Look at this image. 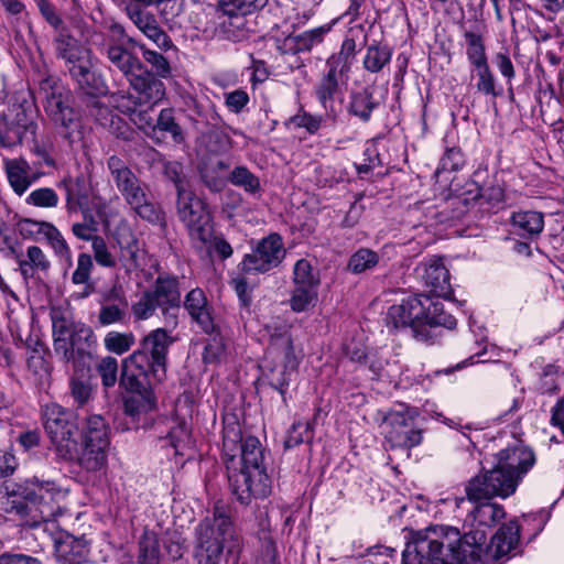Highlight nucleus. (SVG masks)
<instances>
[{
  "label": "nucleus",
  "instance_id": "27",
  "mask_svg": "<svg viewBox=\"0 0 564 564\" xmlns=\"http://www.w3.org/2000/svg\"><path fill=\"white\" fill-rule=\"evenodd\" d=\"M520 539V528L517 521H510L499 528L496 534L491 538L490 544L488 546V551L485 552V562L486 564L489 553L494 558H500L505 555H508L519 543ZM485 543L482 544V546Z\"/></svg>",
  "mask_w": 564,
  "mask_h": 564
},
{
  "label": "nucleus",
  "instance_id": "37",
  "mask_svg": "<svg viewBox=\"0 0 564 564\" xmlns=\"http://www.w3.org/2000/svg\"><path fill=\"white\" fill-rule=\"evenodd\" d=\"M379 106L373 95L367 88L352 91L349 96L347 106L348 113L358 118L362 122H368L372 111Z\"/></svg>",
  "mask_w": 564,
  "mask_h": 564
},
{
  "label": "nucleus",
  "instance_id": "6",
  "mask_svg": "<svg viewBox=\"0 0 564 564\" xmlns=\"http://www.w3.org/2000/svg\"><path fill=\"white\" fill-rule=\"evenodd\" d=\"M195 535L196 564H220L224 551L237 557L242 549V538L227 508L219 502L215 505L213 516L199 522Z\"/></svg>",
  "mask_w": 564,
  "mask_h": 564
},
{
  "label": "nucleus",
  "instance_id": "40",
  "mask_svg": "<svg viewBox=\"0 0 564 564\" xmlns=\"http://www.w3.org/2000/svg\"><path fill=\"white\" fill-rule=\"evenodd\" d=\"M167 425L169 432L165 435V440L175 449V454L183 455L184 448L191 443V432L186 420L174 416L169 420Z\"/></svg>",
  "mask_w": 564,
  "mask_h": 564
},
{
  "label": "nucleus",
  "instance_id": "52",
  "mask_svg": "<svg viewBox=\"0 0 564 564\" xmlns=\"http://www.w3.org/2000/svg\"><path fill=\"white\" fill-rule=\"evenodd\" d=\"M350 358L356 361H360L365 359L368 364L369 370L372 372L373 378H382L384 376H390V370L388 367L390 366L388 360L384 358L383 351L381 352H371V354H359L358 351L354 352Z\"/></svg>",
  "mask_w": 564,
  "mask_h": 564
},
{
  "label": "nucleus",
  "instance_id": "11",
  "mask_svg": "<svg viewBox=\"0 0 564 564\" xmlns=\"http://www.w3.org/2000/svg\"><path fill=\"white\" fill-rule=\"evenodd\" d=\"M45 432L56 454L72 460L76 456L78 425L75 414L57 403H48L42 410Z\"/></svg>",
  "mask_w": 564,
  "mask_h": 564
},
{
  "label": "nucleus",
  "instance_id": "56",
  "mask_svg": "<svg viewBox=\"0 0 564 564\" xmlns=\"http://www.w3.org/2000/svg\"><path fill=\"white\" fill-rule=\"evenodd\" d=\"M142 51V56L144 61L152 66L154 69V75L161 78H166L171 75V66L169 61L161 54L153 50L145 47L144 45H139Z\"/></svg>",
  "mask_w": 564,
  "mask_h": 564
},
{
  "label": "nucleus",
  "instance_id": "58",
  "mask_svg": "<svg viewBox=\"0 0 564 564\" xmlns=\"http://www.w3.org/2000/svg\"><path fill=\"white\" fill-rule=\"evenodd\" d=\"M97 372L105 387H113L118 379L117 359L110 356L104 357L97 365Z\"/></svg>",
  "mask_w": 564,
  "mask_h": 564
},
{
  "label": "nucleus",
  "instance_id": "33",
  "mask_svg": "<svg viewBox=\"0 0 564 564\" xmlns=\"http://www.w3.org/2000/svg\"><path fill=\"white\" fill-rule=\"evenodd\" d=\"M154 128L155 134L151 137V140L156 144L164 142L167 137L176 144L184 141L182 128L176 122L172 108H164L160 111Z\"/></svg>",
  "mask_w": 564,
  "mask_h": 564
},
{
  "label": "nucleus",
  "instance_id": "55",
  "mask_svg": "<svg viewBox=\"0 0 564 564\" xmlns=\"http://www.w3.org/2000/svg\"><path fill=\"white\" fill-rule=\"evenodd\" d=\"M139 564H158L159 549L155 535L145 532L139 542Z\"/></svg>",
  "mask_w": 564,
  "mask_h": 564
},
{
  "label": "nucleus",
  "instance_id": "31",
  "mask_svg": "<svg viewBox=\"0 0 564 564\" xmlns=\"http://www.w3.org/2000/svg\"><path fill=\"white\" fill-rule=\"evenodd\" d=\"M94 268L90 254L82 252L77 257L76 269L72 273V283L80 286V291L74 292V300H84L95 292V283L91 280V271Z\"/></svg>",
  "mask_w": 564,
  "mask_h": 564
},
{
  "label": "nucleus",
  "instance_id": "42",
  "mask_svg": "<svg viewBox=\"0 0 564 564\" xmlns=\"http://www.w3.org/2000/svg\"><path fill=\"white\" fill-rule=\"evenodd\" d=\"M155 384H148L145 391L129 390L133 393L124 401V412L128 415L135 416L141 412H148L155 406V397L152 388Z\"/></svg>",
  "mask_w": 564,
  "mask_h": 564
},
{
  "label": "nucleus",
  "instance_id": "25",
  "mask_svg": "<svg viewBox=\"0 0 564 564\" xmlns=\"http://www.w3.org/2000/svg\"><path fill=\"white\" fill-rule=\"evenodd\" d=\"M3 166L12 191L19 196L24 195L42 175L32 172L29 162L24 158L4 159Z\"/></svg>",
  "mask_w": 564,
  "mask_h": 564
},
{
  "label": "nucleus",
  "instance_id": "45",
  "mask_svg": "<svg viewBox=\"0 0 564 564\" xmlns=\"http://www.w3.org/2000/svg\"><path fill=\"white\" fill-rule=\"evenodd\" d=\"M140 246L138 240L130 235L124 242L119 241V254L117 261L126 273H131L139 268Z\"/></svg>",
  "mask_w": 564,
  "mask_h": 564
},
{
  "label": "nucleus",
  "instance_id": "7",
  "mask_svg": "<svg viewBox=\"0 0 564 564\" xmlns=\"http://www.w3.org/2000/svg\"><path fill=\"white\" fill-rule=\"evenodd\" d=\"M55 55L64 62L70 78L88 95L105 93L107 86L102 75L96 69L93 52L70 35L67 30H58L53 39Z\"/></svg>",
  "mask_w": 564,
  "mask_h": 564
},
{
  "label": "nucleus",
  "instance_id": "62",
  "mask_svg": "<svg viewBox=\"0 0 564 564\" xmlns=\"http://www.w3.org/2000/svg\"><path fill=\"white\" fill-rule=\"evenodd\" d=\"M225 355V345L218 336L209 338L204 347L203 360L205 364L219 362Z\"/></svg>",
  "mask_w": 564,
  "mask_h": 564
},
{
  "label": "nucleus",
  "instance_id": "39",
  "mask_svg": "<svg viewBox=\"0 0 564 564\" xmlns=\"http://www.w3.org/2000/svg\"><path fill=\"white\" fill-rule=\"evenodd\" d=\"M463 39L469 66L488 62L484 35L478 29L464 30Z\"/></svg>",
  "mask_w": 564,
  "mask_h": 564
},
{
  "label": "nucleus",
  "instance_id": "63",
  "mask_svg": "<svg viewBox=\"0 0 564 564\" xmlns=\"http://www.w3.org/2000/svg\"><path fill=\"white\" fill-rule=\"evenodd\" d=\"M322 120L321 116H313L307 112H301L290 118V122L294 127L305 129L311 134L319 130Z\"/></svg>",
  "mask_w": 564,
  "mask_h": 564
},
{
  "label": "nucleus",
  "instance_id": "48",
  "mask_svg": "<svg viewBox=\"0 0 564 564\" xmlns=\"http://www.w3.org/2000/svg\"><path fill=\"white\" fill-rule=\"evenodd\" d=\"M293 284L294 286H319V274L314 270L307 259H300L295 262L293 268Z\"/></svg>",
  "mask_w": 564,
  "mask_h": 564
},
{
  "label": "nucleus",
  "instance_id": "16",
  "mask_svg": "<svg viewBox=\"0 0 564 564\" xmlns=\"http://www.w3.org/2000/svg\"><path fill=\"white\" fill-rule=\"evenodd\" d=\"M285 254L282 237L271 234L261 239L252 252L243 257L240 268L247 274L265 273L279 267Z\"/></svg>",
  "mask_w": 564,
  "mask_h": 564
},
{
  "label": "nucleus",
  "instance_id": "34",
  "mask_svg": "<svg viewBox=\"0 0 564 564\" xmlns=\"http://www.w3.org/2000/svg\"><path fill=\"white\" fill-rule=\"evenodd\" d=\"M330 31L329 25H322L297 35H290L284 39L282 44L283 53H299L310 51L315 45L322 43L325 34Z\"/></svg>",
  "mask_w": 564,
  "mask_h": 564
},
{
  "label": "nucleus",
  "instance_id": "54",
  "mask_svg": "<svg viewBox=\"0 0 564 564\" xmlns=\"http://www.w3.org/2000/svg\"><path fill=\"white\" fill-rule=\"evenodd\" d=\"M379 256L377 252L361 248L349 259L348 267L354 273H361L377 265Z\"/></svg>",
  "mask_w": 564,
  "mask_h": 564
},
{
  "label": "nucleus",
  "instance_id": "26",
  "mask_svg": "<svg viewBox=\"0 0 564 564\" xmlns=\"http://www.w3.org/2000/svg\"><path fill=\"white\" fill-rule=\"evenodd\" d=\"M225 19L219 25L218 35L223 40L241 42L249 37L252 32L253 21L250 18L252 12H224Z\"/></svg>",
  "mask_w": 564,
  "mask_h": 564
},
{
  "label": "nucleus",
  "instance_id": "22",
  "mask_svg": "<svg viewBox=\"0 0 564 564\" xmlns=\"http://www.w3.org/2000/svg\"><path fill=\"white\" fill-rule=\"evenodd\" d=\"M183 306L203 332L212 334L215 330L214 310L202 289L195 288L187 292Z\"/></svg>",
  "mask_w": 564,
  "mask_h": 564
},
{
  "label": "nucleus",
  "instance_id": "57",
  "mask_svg": "<svg viewBox=\"0 0 564 564\" xmlns=\"http://www.w3.org/2000/svg\"><path fill=\"white\" fill-rule=\"evenodd\" d=\"M91 249L98 265L111 269L117 267V257L111 252L102 237L93 240Z\"/></svg>",
  "mask_w": 564,
  "mask_h": 564
},
{
  "label": "nucleus",
  "instance_id": "47",
  "mask_svg": "<svg viewBox=\"0 0 564 564\" xmlns=\"http://www.w3.org/2000/svg\"><path fill=\"white\" fill-rule=\"evenodd\" d=\"M228 180L234 186L241 187L251 195L258 194L261 189L259 177L243 165L236 166L229 173Z\"/></svg>",
  "mask_w": 564,
  "mask_h": 564
},
{
  "label": "nucleus",
  "instance_id": "4",
  "mask_svg": "<svg viewBox=\"0 0 564 564\" xmlns=\"http://www.w3.org/2000/svg\"><path fill=\"white\" fill-rule=\"evenodd\" d=\"M165 325L151 330L140 348L122 360L120 384L126 390L145 391L148 384H159L166 378L170 347L175 341Z\"/></svg>",
  "mask_w": 564,
  "mask_h": 564
},
{
  "label": "nucleus",
  "instance_id": "14",
  "mask_svg": "<svg viewBox=\"0 0 564 564\" xmlns=\"http://www.w3.org/2000/svg\"><path fill=\"white\" fill-rule=\"evenodd\" d=\"M519 481L517 474L502 470L498 465L473 477L466 486L469 501L490 500L494 497L507 498L514 494Z\"/></svg>",
  "mask_w": 564,
  "mask_h": 564
},
{
  "label": "nucleus",
  "instance_id": "10",
  "mask_svg": "<svg viewBox=\"0 0 564 564\" xmlns=\"http://www.w3.org/2000/svg\"><path fill=\"white\" fill-rule=\"evenodd\" d=\"M107 167L117 189L135 214L152 224L163 220L160 207L151 199L148 185L119 156L111 155Z\"/></svg>",
  "mask_w": 564,
  "mask_h": 564
},
{
  "label": "nucleus",
  "instance_id": "8",
  "mask_svg": "<svg viewBox=\"0 0 564 564\" xmlns=\"http://www.w3.org/2000/svg\"><path fill=\"white\" fill-rule=\"evenodd\" d=\"M182 295L180 281L169 273H161L131 306L134 321H147L160 310L163 325L177 328Z\"/></svg>",
  "mask_w": 564,
  "mask_h": 564
},
{
  "label": "nucleus",
  "instance_id": "41",
  "mask_svg": "<svg viewBox=\"0 0 564 564\" xmlns=\"http://www.w3.org/2000/svg\"><path fill=\"white\" fill-rule=\"evenodd\" d=\"M357 54V44L354 37L346 36L338 53L327 59V67L349 75L352 62Z\"/></svg>",
  "mask_w": 564,
  "mask_h": 564
},
{
  "label": "nucleus",
  "instance_id": "1",
  "mask_svg": "<svg viewBox=\"0 0 564 564\" xmlns=\"http://www.w3.org/2000/svg\"><path fill=\"white\" fill-rule=\"evenodd\" d=\"M223 459L231 492L241 505L264 499L271 494L272 485L264 466L262 445L258 437L242 435L235 416L224 421Z\"/></svg>",
  "mask_w": 564,
  "mask_h": 564
},
{
  "label": "nucleus",
  "instance_id": "36",
  "mask_svg": "<svg viewBox=\"0 0 564 564\" xmlns=\"http://www.w3.org/2000/svg\"><path fill=\"white\" fill-rule=\"evenodd\" d=\"M229 163L224 160L210 161L200 167V178L212 192L219 193L229 181Z\"/></svg>",
  "mask_w": 564,
  "mask_h": 564
},
{
  "label": "nucleus",
  "instance_id": "46",
  "mask_svg": "<svg viewBox=\"0 0 564 564\" xmlns=\"http://www.w3.org/2000/svg\"><path fill=\"white\" fill-rule=\"evenodd\" d=\"M391 57L392 50L388 45L372 44L367 47L364 67L370 73H379L390 63Z\"/></svg>",
  "mask_w": 564,
  "mask_h": 564
},
{
  "label": "nucleus",
  "instance_id": "30",
  "mask_svg": "<svg viewBox=\"0 0 564 564\" xmlns=\"http://www.w3.org/2000/svg\"><path fill=\"white\" fill-rule=\"evenodd\" d=\"M513 232L525 239H535L544 228V216L536 210L514 212L510 218Z\"/></svg>",
  "mask_w": 564,
  "mask_h": 564
},
{
  "label": "nucleus",
  "instance_id": "23",
  "mask_svg": "<svg viewBox=\"0 0 564 564\" xmlns=\"http://www.w3.org/2000/svg\"><path fill=\"white\" fill-rule=\"evenodd\" d=\"M132 99L126 96L124 91H117L110 95L111 105L121 113L127 115L133 124L137 126L148 138L154 137V120L150 115V108L139 109L143 105L133 104Z\"/></svg>",
  "mask_w": 564,
  "mask_h": 564
},
{
  "label": "nucleus",
  "instance_id": "35",
  "mask_svg": "<svg viewBox=\"0 0 564 564\" xmlns=\"http://www.w3.org/2000/svg\"><path fill=\"white\" fill-rule=\"evenodd\" d=\"M106 56L127 79L143 68L142 62L130 51L121 45H108Z\"/></svg>",
  "mask_w": 564,
  "mask_h": 564
},
{
  "label": "nucleus",
  "instance_id": "5",
  "mask_svg": "<svg viewBox=\"0 0 564 564\" xmlns=\"http://www.w3.org/2000/svg\"><path fill=\"white\" fill-rule=\"evenodd\" d=\"M387 325L394 329H409L412 336L423 343H433L441 335V327L452 329L456 319L444 311L441 302L426 295H412L390 306Z\"/></svg>",
  "mask_w": 564,
  "mask_h": 564
},
{
  "label": "nucleus",
  "instance_id": "20",
  "mask_svg": "<svg viewBox=\"0 0 564 564\" xmlns=\"http://www.w3.org/2000/svg\"><path fill=\"white\" fill-rule=\"evenodd\" d=\"M485 502L478 501L473 510L467 516L463 530L464 535L466 532H477L480 530L487 540V530L491 529L497 522L505 518L506 512L502 506L484 500Z\"/></svg>",
  "mask_w": 564,
  "mask_h": 564
},
{
  "label": "nucleus",
  "instance_id": "15",
  "mask_svg": "<svg viewBox=\"0 0 564 564\" xmlns=\"http://www.w3.org/2000/svg\"><path fill=\"white\" fill-rule=\"evenodd\" d=\"M36 110L31 105L13 104L0 119V145L12 148L29 137L34 139Z\"/></svg>",
  "mask_w": 564,
  "mask_h": 564
},
{
  "label": "nucleus",
  "instance_id": "28",
  "mask_svg": "<svg viewBox=\"0 0 564 564\" xmlns=\"http://www.w3.org/2000/svg\"><path fill=\"white\" fill-rule=\"evenodd\" d=\"M348 78L349 75L327 67V72L315 88L317 99L326 111L333 110L334 99L340 95L341 87L346 86Z\"/></svg>",
  "mask_w": 564,
  "mask_h": 564
},
{
  "label": "nucleus",
  "instance_id": "24",
  "mask_svg": "<svg viewBox=\"0 0 564 564\" xmlns=\"http://www.w3.org/2000/svg\"><path fill=\"white\" fill-rule=\"evenodd\" d=\"M45 110L56 124L65 129V138H70L78 128L77 115L61 91L53 90L46 96Z\"/></svg>",
  "mask_w": 564,
  "mask_h": 564
},
{
  "label": "nucleus",
  "instance_id": "17",
  "mask_svg": "<svg viewBox=\"0 0 564 564\" xmlns=\"http://www.w3.org/2000/svg\"><path fill=\"white\" fill-rule=\"evenodd\" d=\"M128 82L135 95L131 93L124 94L132 99L133 104L147 105V107L153 109L165 96L164 83L144 66L130 77Z\"/></svg>",
  "mask_w": 564,
  "mask_h": 564
},
{
  "label": "nucleus",
  "instance_id": "38",
  "mask_svg": "<svg viewBox=\"0 0 564 564\" xmlns=\"http://www.w3.org/2000/svg\"><path fill=\"white\" fill-rule=\"evenodd\" d=\"M109 433L110 429L101 415H89L83 427L82 442L109 446Z\"/></svg>",
  "mask_w": 564,
  "mask_h": 564
},
{
  "label": "nucleus",
  "instance_id": "21",
  "mask_svg": "<svg viewBox=\"0 0 564 564\" xmlns=\"http://www.w3.org/2000/svg\"><path fill=\"white\" fill-rule=\"evenodd\" d=\"M534 463L533 452L524 445L516 444L498 452L495 464L509 474H517V480L520 482Z\"/></svg>",
  "mask_w": 564,
  "mask_h": 564
},
{
  "label": "nucleus",
  "instance_id": "61",
  "mask_svg": "<svg viewBox=\"0 0 564 564\" xmlns=\"http://www.w3.org/2000/svg\"><path fill=\"white\" fill-rule=\"evenodd\" d=\"M224 12H253L264 7L268 0H218Z\"/></svg>",
  "mask_w": 564,
  "mask_h": 564
},
{
  "label": "nucleus",
  "instance_id": "3",
  "mask_svg": "<svg viewBox=\"0 0 564 564\" xmlns=\"http://www.w3.org/2000/svg\"><path fill=\"white\" fill-rule=\"evenodd\" d=\"M64 496L50 480L7 482L0 492V510L22 527L36 528L61 513L58 499Z\"/></svg>",
  "mask_w": 564,
  "mask_h": 564
},
{
  "label": "nucleus",
  "instance_id": "12",
  "mask_svg": "<svg viewBox=\"0 0 564 564\" xmlns=\"http://www.w3.org/2000/svg\"><path fill=\"white\" fill-rule=\"evenodd\" d=\"M415 408L399 405L390 410L382 423L384 440L390 449L410 451L423 441V430L417 424Z\"/></svg>",
  "mask_w": 564,
  "mask_h": 564
},
{
  "label": "nucleus",
  "instance_id": "50",
  "mask_svg": "<svg viewBox=\"0 0 564 564\" xmlns=\"http://www.w3.org/2000/svg\"><path fill=\"white\" fill-rule=\"evenodd\" d=\"M100 111L106 113L105 120L98 118V123L116 135L119 139L124 141H130L133 139V130L124 122L120 117L113 115L109 108H101Z\"/></svg>",
  "mask_w": 564,
  "mask_h": 564
},
{
  "label": "nucleus",
  "instance_id": "59",
  "mask_svg": "<svg viewBox=\"0 0 564 564\" xmlns=\"http://www.w3.org/2000/svg\"><path fill=\"white\" fill-rule=\"evenodd\" d=\"M126 303L120 306L118 304L101 305L98 313V321L102 326L122 323L126 318Z\"/></svg>",
  "mask_w": 564,
  "mask_h": 564
},
{
  "label": "nucleus",
  "instance_id": "19",
  "mask_svg": "<svg viewBox=\"0 0 564 564\" xmlns=\"http://www.w3.org/2000/svg\"><path fill=\"white\" fill-rule=\"evenodd\" d=\"M415 272L434 295L447 297L452 294L449 272L441 259L430 258L421 262Z\"/></svg>",
  "mask_w": 564,
  "mask_h": 564
},
{
  "label": "nucleus",
  "instance_id": "60",
  "mask_svg": "<svg viewBox=\"0 0 564 564\" xmlns=\"http://www.w3.org/2000/svg\"><path fill=\"white\" fill-rule=\"evenodd\" d=\"M82 183V178L73 180L72 177H64L57 186L63 188L66 194V208L68 212H76L79 204V192L77 187Z\"/></svg>",
  "mask_w": 564,
  "mask_h": 564
},
{
  "label": "nucleus",
  "instance_id": "18",
  "mask_svg": "<svg viewBox=\"0 0 564 564\" xmlns=\"http://www.w3.org/2000/svg\"><path fill=\"white\" fill-rule=\"evenodd\" d=\"M145 6L132 1L127 6V14L133 24L159 48L167 51L173 46L169 35L159 26L155 17L145 10Z\"/></svg>",
  "mask_w": 564,
  "mask_h": 564
},
{
  "label": "nucleus",
  "instance_id": "32",
  "mask_svg": "<svg viewBox=\"0 0 564 564\" xmlns=\"http://www.w3.org/2000/svg\"><path fill=\"white\" fill-rule=\"evenodd\" d=\"M108 447L101 444L82 442V447L78 449V443L76 442V456L72 460H76L87 471H98L107 464Z\"/></svg>",
  "mask_w": 564,
  "mask_h": 564
},
{
  "label": "nucleus",
  "instance_id": "13",
  "mask_svg": "<svg viewBox=\"0 0 564 564\" xmlns=\"http://www.w3.org/2000/svg\"><path fill=\"white\" fill-rule=\"evenodd\" d=\"M177 215L189 231L193 242L206 245L212 236V217L204 200L186 186L178 188Z\"/></svg>",
  "mask_w": 564,
  "mask_h": 564
},
{
  "label": "nucleus",
  "instance_id": "44",
  "mask_svg": "<svg viewBox=\"0 0 564 564\" xmlns=\"http://www.w3.org/2000/svg\"><path fill=\"white\" fill-rule=\"evenodd\" d=\"M318 301V288L294 286L289 300L290 307L295 313L307 312L315 307Z\"/></svg>",
  "mask_w": 564,
  "mask_h": 564
},
{
  "label": "nucleus",
  "instance_id": "9",
  "mask_svg": "<svg viewBox=\"0 0 564 564\" xmlns=\"http://www.w3.org/2000/svg\"><path fill=\"white\" fill-rule=\"evenodd\" d=\"M53 348L64 361H75L90 356L95 347L93 329L82 322H75L68 310L52 307Z\"/></svg>",
  "mask_w": 564,
  "mask_h": 564
},
{
  "label": "nucleus",
  "instance_id": "2",
  "mask_svg": "<svg viewBox=\"0 0 564 564\" xmlns=\"http://www.w3.org/2000/svg\"><path fill=\"white\" fill-rule=\"evenodd\" d=\"M484 533L433 525L415 533L402 553L403 564H484Z\"/></svg>",
  "mask_w": 564,
  "mask_h": 564
},
{
  "label": "nucleus",
  "instance_id": "29",
  "mask_svg": "<svg viewBox=\"0 0 564 564\" xmlns=\"http://www.w3.org/2000/svg\"><path fill=\"white\" fill-rule=\"evenodd\" d=\"M17 263L18 270L25 283L31 279L40 276V274L46 275L51 268V261L37 246L28 247L23 258L17 256Z\"/></svg>",
  "mask_w": 564,
  "mask_h": 564
},
{
  "label": "nucleus",
  "instance_id": "43",
  "mask_svg": "<svg viewBox=\"0 0 564 564\" xmlns=\"http://www.w3.org/2000/svg\"><path fill=\"white\" fill-rule=\"evenodd\" d=\"M470 78L475 80V88L477 93L491 96L494 98L498 96V91L496 90V78L488 62L470 66Z\"/></svg>",
  "mask_w": 564,
  "mask_h": 564
},
{
  "label": "nucleus",
  "instance_id": "51",
  "mask_svg": "<svg viewBox=\"0 0 564 564\" xmlns=\"http://www.w3.org/2000/svg\"><path fill=\"white\" fill-rule=\"evenodd\" d=\"M43 228L44 237L47 239L55 254L62 259H65L68 262V265H70L72 251L61 231L51 223L50 225H45Z\"/></svg>",
  "mask_w": 564,
  "mask_h": 564
},
{
  "label": "nucleus",
  "instance_id": "53",
  "mask_svg": "<svg viewBox=\"0 0 564 564\" xmlns=\"http://www.w3.org/2000/svg\"><path fill=\"white\" fill-rule=\"evenodd\" d=\"M58 203L59 197L51 187L35 188L25 197L26 205L39 208H55Z\"/></svg>",
  "mask_w": 564,
  "mask_h": 564
},
{
  "label": "nucleus",
  "instance_id": "64",
  "mask_svg": "<svg viewBox=\"0 0 564 564\" xmlns=\"http://www.w3.org/2000/svg\"><path fill=\"white\" fill-rule=\"evenodd\" d=\"M395 550L386 546H376L369 550L361 564H390L394 557Z\"/></svg>",
  "mask_w": 564,
  "mask_h": 564
},
{
  "label": "nucleus",
  "instance_id": "49",
  "mask_svg": "<svg viewBox=\"0 0 564 564\" xmlns=\"http://www.w3.org/2000/svg\"><path fill=\"white\" fill-rule=\"evenodd\" d=\"M135 344V336L132 332L111 330L104 338L105 348L112 354L123 355L129 351Z\"/></svg>",
  "mask_w": 564,
  "mask_h": 564
}]
</instances>
